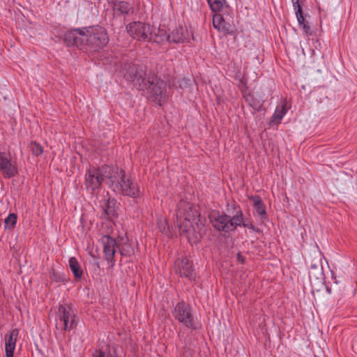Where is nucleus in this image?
<instances>
[{
	"label": "nucleus",
	"mask_w": 357,
	"mask_h": 357,
	"mask_svg": "<svg viewBox=\"0 0 357 357\" xmlns=\"http://www.w3.org/2000/svg\"><path fill=\"white\" fill-rule=\"evenodd\" d=\"M0 170L6 178L14 177L18 173L17 167L2 152H0Z\"/></svg>",
	"instance_id": "obj_13"
},
{
	"label": "nucleus",
	"mask_w": 357,
	"mask_h": 357,
	"mask_svg": "<svg viewBox=\"0 0 357 357\" xmlns=\"http://www.w3.org/2000/svg\"><path fill=\"white\" fill-rule=\"evenodd\" d=\"M69 267L76 280L82 278L83 271L75 257H70L69 259Z\"/></svg>",
	"instance_id": "obj_21"
},
{
	"label": "nucleus",
	"mask_w": 357,
	"mask_h": 357,
	"mask_svg": "<svg viewBox=\"0 0 357 357\" xmlns=\"http://www.w3.org/2000/svg\"><path fill=\"white\" fill-rule=\"evenodd\" d=\"M176 215L177 225H178V222H190L194 223L196 222L198 219H200V214L196 207L183 200H180L177 204Z\"/></svg>",
	"instance_id": "obj_6"
},
{
	"label": "nucleus",
	"mask_w": 357,
	"mask_h": 357,
	"mask_svg": "<svg viewBox=\"0 0 357 357\" xmlns=\"http://www.w3.org/2000/svg\"><path fill=\"white\" fill-rule=\"evenodd\" d=\"M303 29L305 31V33L308 34V35H312V31L311 29V27L308 25V23L307 22H306L305 23L303 24Z\"/></svg>",
	"instance_id": "obj_35"
},
{
	"label": "nucleus",
	"mask_w": 357,
	"mask_h": 357,
	"mask_svg": "<svg viewBox=\"0 0 357 357\" xmlns=\"http://www.w3.org/2000/svg\"><path fill=\"white\" fill-rule=\"evenodd\" d=\"M287 112L286 103H283L280 107H277L273 114L272 121L276 124L280 123V121Z\"/></svg>",
	"instance_id": "obj_24"
},
{
	"label": "nucleus",
	"mask_w": 357,
	"mask_h": 357,
	"mask_svg": "<svg viewBox=\"0 0 357 357\" xmlns=\"http://www.w3.org/2000/svg\"><path fill=\"white\" fill-rule=\"evenodd\" d=\"M207 2L210 6V8L214 13L220 12L225 6L227 8L229 7V6L227 4L226 0H207Z\"/></svg>",
	"instance_id": "obj_22"
},
{
	"label": "nucleus",
	"mask_w": 357,
	"mask_h": 357,
	"mask_svg": "<svg viewBox=\"0 0 357 357\" xmlns=\"http://www.w3.org/2000/svg\"><path fill=\"white\" fill-rule=\"evenodd\" d=\"M250 199L253 202V206L255 207L257 213L261 216V219L266 218V207L261 199L258 197H251Z\"/></svg>",
	"instance_id": "obj_19"
},
{
	"label": "nucleus",
	"mask_w": 357,
	"mask_h": 357,
	"mask_svg": "<svg viewBox=\"0 0 357 357\" xmlns=\"http://www.w3.org/2000/svg\"><path fill=\"white\" fill-rule=\"evenodd\" d=\"M232 204L228 205L227 212L228 214L220 213L218 211H212L208 215L210 222L218 231L229 233L236 229V225L238 222L237 217H235L234 209Z\"/></svg>",
	"instance_id": "obj_5"
},
{
	"label": "nucleus",
	"mask_w": 357,
	"mask_h": 357,
	"mask_svg": "<svg viewBox=\"0 0 357 357\" xmlns=\"http://www.w3.org/2000/svg\"><path fill=\"white\" fill-rule=\"evenodd\" d=\"M109 188L116 194L138 199L142 196V192L138 184L126 172L114 167L112 178Z\"/></svg>",
	"instance_id": "obj_3"
},
{
	"label": "nucleus",
	"mask_w": 357,
	"mask_h": 357,
	"mask_svg": "<svg viewBox=\"0 0 357 357\" xmlns=\"http://www.w3.org/2000/svg\"><path fill=\"white\" fill-rule=\"evenodd\" d=\"M225 20L222 15L216 13L213 17V24L215 29H219L224 23Z\"/></svg>",
	"instance_id": "obj_29"
},
{
	"label": "nucleus",
	"mask_w": 357,
	"mask_h": 357,
	"mask_svg": "<svg viewBox=\"0 0 357 357\" xmlns=\"http://www.w3.org/2000/svg\"><path fill=\"white\" fill-rule=\"evenodd\" d=\"M108 41L106 30L100 26L70 30L63 36V42L67 46H76L79 49L88 46L93 51L102 49Z\"/></svg>",
	"instance_id": "obj_1"
},
{
	"label": "nucleus",
	"mask_w": 357,
	"mask_h": 357,
	"mask_svg": "<svg viewBox=\"0 0 357 357\" xmlns=\"http://www.w3.org/2000/svg\"><path fill=\"white\" fill-rule=\"evenodd\" d=\"M230 27H231L230 24L229 23L225 22V21L224 23L222 24V25L220 27V29L218 30L222 31L224 33L230 34L232 33V31L230 30Z\"/></svg>",
	"instance_id": "obj_34"
},
{
	"label": "nucleus",
	"mask_w": 357,
	"mask_h": 357,
	"mask_svg": "<svg viewBox=\"0 0 357 357\" xmlns=\"http://www.w3.org/2000/svg\"><path fill=\"white\" fill-rule=\"evenodd\" d=\"M50 278L52 280L55 281L56 282H59L63 281L62 276L57 272H56L54 270H52V272L50 273Z\"/></svg>",
	"instance_id": "obj_33"
},
{
	"label": "nucleus",
	"mask_w": 357,
	"mask_h": 357,
	"mask_svg": "<svg viewBox=\"0 0 357 357\" xmlns=\"http://www.w3.org/2000/svg\"><path fill=\"white\" fill-rule=\"evenodd\" d=\"M113 10L115 15L128 16L134 13L132 4L124 1H112Z\"/></svg>",
	"instance_id": "obj_15"
},
{
	"label": "nucleus",
	"mask_w": 357,
	"mask_h": 357,
	"mask_svg": "<svg viewBox=\"0 0 357 357\" xmlns=\"http://www.w3.org/2000/svg\"><path fill=\"white\" fill-rule=\"evenodd\" d=\"M119 252L123 256H130L133 253V249L131 247L127 245L122 248H119Z\"/></svg>",
	"instance_id": "obj_32"
},
{
	"label": "nucleus",
	"mask_w": 357,
	"mask_h": 357,
	"mask_svg": "<svg viewBox=\"0 0 357 357\" xmlns=\"http://www.w3.org/2000/svg\"><path fill=\"white\" fill-rule=\"evenodd\" d=\"M174 317L185 326L195 328L194 318L190 307L185 302L178 303L174 307Z\"/></svg>",
	"instance_id": "obj_9"
},
{
	"label": "nucleus",
	"mask_w": 357,
	"mask_h": 357,
	"mask_svg": "<svg viewBox=\"0 0 357 357\" xmlns=\"http://www.w3.org/2000/svg\"><path fill=\"white\" fill-rule=\"evenodd\" d=\"M244 98L248 105L255 109H258L261 106V104L255 100L253 96L250 93L245 94Z\"/></svg>",
	"instance_id": "obj_25"
},
{
	"label": "nucleus",
	"mask_w": 357,
	"mask_h": 357,
	"mask_svg": "<svg viewBox=\"0 0 357 357\" xmlns=\"http://www.w3.org/2000/svg\"><path fill=\"white\" fill-rule=\"evenodd\" d=\"M19 334V330L13 329L8 334L5 336V349L6 357H13V353L15 349L17 337Z\"/></svg>",
	"instance_id": "obj_16"
},
{
	"label": "nucleus",
	"mask_w": 357,
	"mask_h": 357,
	"mask_svg": "<svg viewBox=\"0 0 357 357\" xmlns=\"http://www.w3.org/2000/svg\"><path fill=\"white\" fill-rule=\"evenodd\" d=\"M58 317L63 322V329L70 331L77 326L75 312L70 305H60L58 309Z\"/></svg>",
	"instance_id": "obj_10"
},
{
	"label": "nucleus",
	"mask_w": 357,
	"mask_h": 357,
	"mask_svg": "<svg viewBox=\"0 0 357 357\" xmlns=\"http://www.w3.org/2000/svg\"><path fill=\"white\" fill-rule=\"evenodd\" d=\"M151 40L157 43H164L165 41H168L170 43L169 33H167L166 29L165 27L160 26L156 33H152Z\"/></svg>",
	"instance_id": "obj_20"
},
{
	"label": "nucleus",
	"mask_w": 357,
	"mask_h": 357,
	"mask_svg": "<svg viewBox=\"0 0 357 357\" xmlns=\"http://www.w3.org/2000/svg\"><path fill=\"white\" fill-rule=\"evenodd\" d=\"M176 272L181 277H185L190 280H195L196 273L192 267V262L186 257L178 258L175 261Z\"/></svg>",
	"instance_id": "obj_12"
},
{
	"label": "nucleus",
	"mask_w": 357,
	"mask_h": 357,
	"mask_svg": "<svg viewBox=\"0 0 357 357\" xmlns=\"http://www.w3.org/2000/svg\"><path fill=\"white\" fill-rule=\"evenodd\" d=\"M114 167L104 165L98 168L89 169L85 175V186L91 192L99 190L102 183L105 181L110 186Z\"/></svg>",
	"instance_id": "obj_4"
},
{
	"label": "nucleus",
	"mask_w": 357,
	"mask_h": 357,
	"mask_svg": "<svg viewBox=\"0 0 357 357\" xmlns=\"http://www.w3.org/2000/svg\"><path fill=\"white\" fill-rule=\"evenodd\" d=\"M298 1L299 0H292L293 3H294V6H295L296 4L297 5L296 6L298 7V6L299 5L298 3Z\"/></svg>",
	"instance_id": "obj_37"
},
{
	"label": "nucleus",
	"mask_w": 357,
	"mask_h": 357,
	"mask_svg": "<svg viewBox=\"0 0 357 357\" xmlns=\"http://www.w3.org/2000/svg\"><path fill=\"white\" fill-rule=\"evenodd\" d=\"M310 268L311 271L309 273L310 277H311L312 275H313L315 277L317 276V275H322V267L320 263L315 262L314 264H311Z\"/></svg>",
	"instance_id": "obj_27"
},
{
	"label": "nucleus",
	"mask_w": 357,
	"mask_h": 357,
	"mask_svg": "<svg viewBox=\"0 0 357 357\" xmlns=\"http://www.w3.org/2000/svg\"><path fill=\"white\" fill-rule=\"evenodd\" d=\"M138 73L139 77L135 79V83H132L133 86L139 90H148L150 99L160 105L165 96L166 83L155 74L147 72L146 66L144 70L139 69Z\"/></svg>",
	"instance_id": "obj_2"
},
{
	"label": "nucleus",
	"mask_w": 357,
	"mask_h": 357,
	"mask_svg": "<svg viewBox=\"0 0 357 357\" xmlns=\"http://www.w3.org/2000/svg\"><path fill=\"white\" fill-rule=\"evenodd\" d=\"M188 32L186 28L179 26L169 33L170 43H179L188 40Z\"/></svg>",
	"instance_id": "obj_17"
},
{
	"label": "nucleus",
	"mask_w": 357,
	"mask_h": 357,
	"mask_svg": "<svg viewBox=\"0 0 357 357\" xmlns=\"http://www.w3.org/2000/svg\"><path fill=\"white\" fill-rule=\"evenodd\" d=\"M129 35L137 40L149 41L152 39V29L149 24L132 22L126 26Z\"/></svg>",
	"instance_id": "obj_8"
},
{
	"label": "nucleus",
	"mask_w": 357,
	"mask_h": 357,
	"mask_svg": "<svg viewBox=\"0 0 357 357\" xmlns=\"http://www.w3.org/2000/svg\"><path fill=\"white\" fill-rule=\"evenodd\" d=\"M195 223L197 225L198 231L195 230V228L192 225L193 223L190 222H178V225L180 234L184 235L191 244H197L201 241L202 229L204 227V223L200 219H198V220Z\"/></svg>",
	"instance_id": "obj_7"
},
{
	"label": "nucleus",
	"mask_w": 357,
	"mask_h": 357,
	"mask_svg": "<svg viewBox=\"0 0 357 357\" xmlns=\"http://www.w3.org/2000/svg\"><path fill=\"white\" fill-rule=\"evenodd\" d=\"M102 243L103 244V252L105 260L110 263L111 268L115 264L114 255L116 248H119V245L116 240L109 236H104L102 237Z\"/></svg>",
	"instance_id": "obj_11"
},
{
	"label": "nucleus",
	"mask_w": 357,
	"mask_h": 357,
	"mask_svg": "<svg viewBox=\"0 0 357 357\" xmlns=\"http://www.w3.org/2000/svg\"><path fill=\"white\" fill-rule=\"evenodd\" d=\"M17 222V215L15 213H10L5 219L4 223L10 229L14 228Z\"/></svg>",
	"instance_id": "obj_28"
},
{
	"label": "nucleus",
	"mask_w": 357,
	"mask_h": 357,
	"mask_svg": "<svg viewBox=\"0 0 357 357\" xmlns=\"http://www.w3.org/2000/svg\"><path fill=\"white\" fill-rule=\"evenodd\" d=\"M139 69H143L144 70V66L128 62L125 63L123 67L124 78L131 83H135V79L139 77L138 75H139V73H138V72H139Z\"/></svg>",
	"instance_id": "obj_14"
},
{
	"label": "nucleus",
	"mask_w": 357,
	"mask_h": 357,
	"mask_svg": "<svg viewBox=\"0 0 357 357\" xmlns=\"http://www.w3.org/2000/svg\"><path fill=\"white\" fill-rule=\"evenodd\" d=\"M296 15L300 25H302L303 24L306 22L303 15L302 8L300 5L298 6V9L296 11Z\"/></svg>",
	"instance_id": "obj_30"
},
{
	"label": "nucleus",
	"mask_w": 357,
	"mask_h": 357,
	"mask_svg": "<svg viewBox=\"0 0 357 357\" xmlns=\"http://www.w3.org/2000/svg\"><path fill=\"white\" fill-rule=\"evenodd\" d=\"M237 260L241 264H244L245 259V257L241 254V252H238L237 254Z\"/></svg>",
	"instance_id": "obj_36"
},
{
	"label": "nucleus",
	"mask_w": 357,
	"mask_h": 357,
	"mask_svg": "<svg viewBox=\"0 0 357 357\" xmlns=\"http://www.w3.org/2000/svg\"><path fill=\"white\" fill-rule=\"evenodd\" d=\"M29 146L33 155L35 156H38L43 152V148L42 146L36 141L31 142Z\"/></svg>",
	"instance_id": "obj_26"
},
{
	"label": "nucleus",
	"mask_w": 357,
	"mask_h": 357,
	"mask_svg": "<svg viewBox=\"0 0 357 357\" xmlns=\"http://www.w3.org/2000/svg\"><path fill=\"white\" fill-rule=\"evenodd\" d=\"M232 208L234 209L235 217H237L238 219V222H236L238 224L236 225V229L237 227H247L251 230L256 231V227L253 225V224L251 222L245 220L243 211L238 205H237L235 202H233Z\"/></svg>",
	"instance_id": "obj_18"
},
{
	"label": "nucleus",
	"mask_w": 357,
	"mask_h": 357,
	"mask_svg": "<svg viewBox=\"0 0 357 357\" xmlns=\"http://www.w3.org/2000/svg\"><path fill=\"white\" fill-rule=\"evenodd\" d=\"M104 211L105 213L108 216V218L115 217L117 213L115 210V201L114 199H107L105 202L104 205Z\"/></svg>",
	"instance_id": "obj_23"
},
{
	"label": "nucleus",
	"mask_w": 357,
	"mask_h": 357,
	"mask_svg": "<svg viewBox=\"0 0 357 357\" xmlns=\"http://www.w3.org/2000/svg\"><path fill=\"white\" fill-rule=\"evenodd\" d=\"M93 357H112L109 351L106 352L102 349H97L93 352Z\"/></svg>",
	"instance_id": "obj_31"
}]
</instances>
